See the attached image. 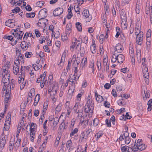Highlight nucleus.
I'll list each match as a JSON object with an SVG mask.
<instances>
[{
	"label": "nucleus",
	"mask_w": 152,
	"mask_h": 152,
	"mask_svg": "<svg viewBox=\"0 0 152 152\" xmlns=\"http://www.w3.org/2000/svg\"><path fill=\"white\" fill-rule=\"evenodd\" d=\"M115 49V51L114 52V53H115L116 51H117L119 53H121L123 50L122 49V46L121 44H117Z\"/></svg>",
	"instance_id": "obj_12"
},
{
	"label": "nucleus",
	"mask_w": 152,
	"mask_h": 152,
	"mask_svg": "<svg viewBox=\"0 0 152 152\" xmlns=\"http://www.w3.org/2000/svg\"><path fill=\"white\" fill-rule=\"evenodd\" d=\"M123 117L122 116L121 118H120V119L122 120L123 119H124V121H126L127 119H130L131 118H132V116H130L129 115L128 113H126V115L124 116V115H123Z\"/></svg>",
	"instance_id": "obj_17"
},
{
	"label": "nucleus",
	"mask_w": 152,
	"mask_h": 152,
	"mask_svg": "<svg viewBox=\"0 0 152 152\" xmlns=\"http://www.w3.org/2000/svg\"><path fill=\"white\" fill-rule=\"evenodd\" d=\"M39 17L40 18H45L47 15V11L44 10H41L39 13Z\"/></svg>",
	"instance_id": "obj_9"
},
{
	"label": "nucleus",
	"mask_w": 152,
	"mask_h": 152,
	"mask_svg": "<svg viewBox=\"0 0 152 152\" xmlns=\"http://www.w3.org/2000/svg\"><path fill=\"white\" fill-rule=\"evenodd\" d=\"M21 47L22 49H24L25 50H27L28 48V46H27L26 43L24 41L22 42L21 44Z\"/></svg>",
	"instance_id": "obj_21"
},
{
	"label": "nucleus",
	"mask_w": 152,
	"mask_h": 152,
	"mask_svg": "<svg viewBox=\"0 0 152 152\" xmlns=\"http://www.w3.org/2000/svg\"><path fill=\"white\" fill-rule=\"evenodd\" d=\"M111 87V85L109 83H106L104 85V87L107 89H109Z\"/></svg>",
	"instance_id": "obj_64"
},
{
	"label": "nucleus",
	"mask_w": 152,
	"mask_h": 152,
	"mask_svg": "<svg viewBox=\"0 0 152 152\" xmlns=\"http://www.w3.org/2000/svg\"><path fill=\"white\" fill-rule=\"evenodd\" d=\"M48 102L47 101H45L44 103V105L43 107V108L44 110H46L48 107Z\"/></svg>",
	"instance_id": "obj_40"
},
{
	"label": "nucleus",
	"mask_w": 152,
	"mask_h": 152,
	"mask_svg": "<svg viewBox=\"0 0 152 152\" xmlns=\"http://www.w3.org/2000/svg\"><path fill=\"white\" fill-rule=\"evenodd\" d=\"M104 105L105 107H107V108H109L110 106V104L109 102H108L107 101H106L104 102Z\"/></svg>",
	"instance_id": "obj_45"
},
{
	"label": "nucleus",
	"mask_w": 152,
	"mask_h": 152,
	"mask_svg": "<svg viewBox=\"0 0 152 152\" xmlns=\"http://www.w3.org/2000/svg\"><path fill=\"white\" fill-rule=\"evenodd\" d=\"M64 35V36H61V39L62 41H64L68 39V38L66 35Z\"/></svg>",
	"instance_id": "obj_60"
},
{
	"label": "nucleus",
	"mask_w": 152,
	"mask_h": 152,
	"mask_svg": "<svg viewBox=\"0 0 152 152\" xmlns=\"http://www.w3.org/2000/svg\"><path fill=\"white\" fill-rule=\"evenodd\" d=\"M72 15H73L72 12H68V13L67 16V18L68 19H69L72 17Z\"/></svg>",
	"instance_id": "obj_63"
},
{
	"label": "nucleus",
	"mask_w": 152,
	"mask_h": 152,
	"mask_svg": "<svg viewBox=\"0 0 152 152\" xmlns=\"http://www.w3.org/2000/svg\"><path fill=\"white\" fill-rule=\"evenodd\" d=\"M138 109L140 110V111H142L143 110V107L141 104H139L137 107Z\"/></svg>",
	"instance_id": "obj_56"
},
{
	"label": "nucleus",
	"mask_w": 152,
	"mask_h": 152,
	"mask_svg": "<svg viewBox=\"0 0 152 152\" xmlns=\"http://www.w3.org/2000/svg\"><path fill=\"white\" fill-rule=\"evenodd\" d=\"M87 58H83L82 60V62L81 63V66H82V67H83L87 63Z\"/></svg>",
	"instance_id": "obj_26"
},
{
	"label": "nucleus",
	"mask_w": 152,
	"mask_h": 152,
	"mask_svg": "<svg viewBox=\"0 0 152 152\" xmlns=\"http://www.w3.org/2000/svg\"><path fill=\"white\" fill-rule=\"evenodd\" d=\"M32 66L35 70H38L39 69H40V68H41L42 66L41 65L39 64L38 66L36 64H33Z\"/></svg>",
	"instance_id": "obj_28"
},
{
	"label": "nucleus",
	"mask_w": 152,
	"mask_h": 152,
	"mask_svg": "<svg viewBox=\"0 0 152 152\" xmlns=\"http://www.w3.org/2000/svg\"><path fill=\"white\" fill-rule=\"evenodd\" d=\"M63 127L64 129H66L67 127V125L66 124L65 122H64V121L61 123V125L59 126V129H61V128Z\"/></svg>",
	"instance_id": "obj_23"
},
{
	"label": "nucleus",
	"mask_w": 152,
	"mask_h": 152,
	"mask_svg": "<svg viewBox=\"0 0 152 152\" xmlns=\"http://www.w3.org/2000/svg\"><path fill=\"white\" fill-rule=\"evenodd\" d=\"M54 120L53 122V124L54 125L56 126L58 123H57V121L58 122H59V119L58 118V117H55L54 118Z\"/></svg>",
	"instance_id": "obj_44"
},
{
	"label": "nucleus",
	"mask_w": 152,
	"mask_h": 152,
	"mask_svg": "<svg viewBox=\"0 0 152 152\" xmlns=\"http://www.w3.org/2000/svg\"><path fill=\"white\" fill-rule=\"evenodd\" d=\"M141 9V7L140 2L137 1L135 9L136 13L137 14H139L140 12Z\"/></svg>",
	"instance_id": "obj_11"
},
{
	"label": "nucleus",
	"mask_w": 152,
	"mask_h": 152,
	"mask_svg": "<svg viewBox=\"0 0 152 152\" xmlns=\"http://www.w3.org/2000/svg\"><path fill=\"white\" fill-rule=\"evenodd\" d=\"M99 42L101 44H102L104 41V36L103 34H101L99 36Z\"/></svg>",
	"instance_id": "obj_32"
},
{
	"label": "nucleus",
	"mask_w": 152,
	"mask_h": 152,
	"mask_svg": "<svg viewBox=\"0 0 152 152\" xmlns=\"http://www.w3.org/2000/svg\"><path fill=\"white\" fill-rule=\"evenodd\" d=\"M66 56V52L64 51L63 53L62 57L61 58V61L60 62V64L61 63H62V61L63 60L64 61L65 60V57Z\"/></svg>",
	"instance_id": "obj_35"
},
{
	"label": "nucleus",
	"mask_w": 152,
	"mask_h": 152,
	"mask_svg": "<svg viewBox=\"0 0 152 152\" xmlns=\"http://www.w3.org/2000/svg\"><path fill=\"white\" fill-rule=\"evenodd\" d=\"M13 69L14 70V73L17 75L19 71V66H14Z\"/></svg>",
	"instance_id": "obj_24"
},
{
	"label": "nucleus",
	"mask_w": 152,
	"mask_h": 152,
	"mask_svg": "<svg viewBox=\"0 0 152 152\" xmlns=\"http://www.w3.org/2000/svg\"><path fill=\"white\" fill-rule=\"evenodd\" d=\"M75 61L76 62V63H77V66L78 65V64H79V63L80 62V58L77 57L76 58V59H75V62L74 63L73 65L75 64Z\"/></svg>",
	"instance_id": "obj_53"
},
{
	"label": "nucleus",
	"mask_w": 152,
	"mask_h": 152,
	"mask_svg": "<svg viewBox=\"0 0 152 152\" xmlns=\"http://www.w3.org/2000/svg\"><path fill=\"white\" fill-rule=\"evenodd\" d=\"M75 25L77 30L79 31H81L82 30L81 23L79 22H77L76 23Z\"/></svg>",
	"instance_id": "obj_19"
},
{
	"label": "nucleus",
	"mask_w": 152,
	"mask_h": 152,
	"mask_svg": "<svg viewBox=\"0 0 152 152\" xmlns=\"http://www.w3.org/2000/svg\"><path fill=\"white\" fill-rule=\"evenodd\" d=\"M115 57L117 58V60L118 63H122L125 60L124 56L122 54H119L115 56Z\"/></svg>",
	"instance_id": "obj_5"
},
{
	"label": "nucleus",
	"mask_w": 152,
	"mask_h": 152,
	"mask_svg": "<svg viewBox=\"0 0 152 152\" xmlns=\"http://www.w3.org/2000/svg\"><path fill=\"white\" fill-rule=\"evenodd\" d=\"M99 124V120L97 118H96L93 120V125L94 126H97Z\"/></svg>",
	"instance_id": "obj_39"
},
{
	"label": "nucleus",
	"mask_w": 152,
	"mask_h": 152,
	"mask_svg": "<svg viewBox=\"0 0 152 152\" xmlns=\"http://www.w3.org/2000/svg\"><path fill=\"white\" fill-rule=\"evenodd\" d=\"M116 54V53H114L112 56V58L111 59V61L112 62L114 63L116 60H117V58L115 57V56H117Z\"/></svg>",
	"instance_id": "obj_38"
},
{
	"label": "nucleus",
	"mask_w": 152,
	"mask_h": 152,
	"mask_svg": "<svg viewBox=\"0 0 152 152\" xmlns=\"http://www.w3.org/2000/svg\"><path fill=\"white\" fill-rule=\"evenodd\" d=\"M87 107L88 108V109L87 110V111H86V109H87L85 108L84 109V111L86 113H88L90 112V113H92L93 111L94 108L90 107V105H88Z\"/></svg>",
	"instance_id": "obj_20"
},
{
	"label": "nucleus",
	"mask_w": 152,
	"mask_h": 152,
	"mask_svg": "<svg viewBox=\"0 0 152 152\" xmlns=\"http://www.w3.org/2000/svg\"><path fill=\"white\" fill-rule=\"evenodd\" d=\"M30 137H31V140L32 142H33L34 139V137H35L34 132V131H32L30 130Z\"/></svg>",
	"instance_id": "obj_25"
},
{
	"label": "nucleus",
	"mask_w": 152,
	"mask_h": 152,
	"mask_svg": "<svg viewBox=\"0 0 152 152\" xmlns=\"http://www.w3.org/2000/svg\"><path fill=\"white\" fill-rule=\"evenodd\" d=\"M6 143V140L5 137L4 136L2 138V139L0 142V145L1 148H4V145Z\"/></svg>",
	"instance_id": "obj_14"
},
{
	"label": "nucleus",
	"mask_w": 152,
	"mask_h": 152,
	"mask_svg": "<svg viewBox=\"0 0 152 152\" xmlns=\"http://www.w3.org/2000/svg\"><path fill=\"white\" fill-rule=\"evenodd\" d=\"M32 53L31 52H26L25 53V56L27 58H30L32 55Z\"/></svg>",
	"instance_id": "obj_36"
},
{
	"label": "nucleus",
	"mask_w": 152,
	"mask_h": 152,
	"mask_svg": "<svg viewBox=\"0 0 152 152\" xmlns=\"http://www.w3.org/2000/svg\"><path fill=\"white\" fill-rule=\"evenodd\" d=\"M63 12V9L62 8L58 7L55 10L53 14L54 16H57L61 15Z\"/></svg>",
	"instance_id": "obj_2"
},
{
	"label": "nucleus",
	"mask_w": 152,
	"mask_h": 152,
	"mask_svg": "<svg viewBox=\"0 0 152 152\" xmlns=\"http://www.w3.org/2000/svg\"><path fill=\"white\" fill-rule=\"evenodd\" d=\"M61 104H59L56 108V112H59L61 109Z\"/></svg>",
	"instance_id": "obj_42"
},
{
	"label": "nucleus",
	"mask_w": 152,
	"mask_h": 152,
	"mask_svg": "<svg viewBox=\"0 0 152 152\" xmlns=\"http://www.w3.org/2000/svg\"><path fill=\"white\" fill-rule=\"evenodd\" d=\"M91 50L92 53H95L96 52L95 46L92 45V47H91Z\"/></svg>",
	"instance_id": "obj_47"
},
{
	"label": "nucleus",
	"mask_w": 152,
	"mask_h": 152,
	"mask_svg": "<svg viewBox=\"0 0 152 152\" xmlns=\"http://www.w3.org/2000/svg\"><path fill=\"white\" fill-rule=\"evenodd\" d=\"M146 145L145 144H142L141 145H139L138 147H137L136 150H139V151H141L144 150L146 148Z\"/></svg>",
	"instance_id": "obj_18"
},
{
	"label": "nucleus",
	"mask_w": 152,
	"mask_h": 152,
	"mask_svg": "<svg viewBox=\"0 0 152 152\" xmlns=\"http://www.w3.org/2000/svg\"><path fill=\"white\" fill-rule=\"evenodd\" d=\"M43 48L46 52H50V50H49L48 47L47 45H45L43 47Z\"/></svg>",
	"instance_id": "obj_61"
},
{
	"label": "nucleus",
	"mask_w": 152,
	"mask_h": 152,
	"mask_svg": "<svg viewBox=\"0 0 152 152\" xmlns=\"http://www.w3.org/2000/svg\"><path fill=\"white\" fill-rule=\"evenodd\" d=\"M121 18L122 21L121 24L122 25V23H123L124 21H126V16H124V15L123 14H121Z\"/></svg>",
	"instance_id": "obj_30"
},
{
	"label": "nucleus",
	"mask_w": 152,
	"mask_h": 152,
	"mask_svg": "<svg viewBox=\"0 0 152 152\" xmlns=\"http://www.w3.org/2000/svg\"><path fill=\"white\" fill-rule=\"evenodd\" d=\"M11 113L10 112H9L8 113V115L6 117L7 120H8V121H10L11 120Z\"/></svg>",
	"instance_id": "obj_58"
},
{
	"label": "nucleus",
	"mask_w": 152,
	"mask_h": 152,
	"mask_svg": "<svg viewBox=\"0 0 152 152\" xmlns=\"http://www.w3.org/2000/svg\"><path fill=\"white\" fill-rule=\"evenodd\" d=\"M20 10L19 7H16L14 9L12 10V12L13 13H17L20 11Z\"/></svg>",
	"instance_id": "obj_29"
},
{
	"label": "nucleus",
	"mask_w": 152,
	"mask_h": 152,
	"mask_svg": "<svg viewBox=\"0 0 152 152\" xmlns=\"http://www.w3.org/2000/svg\"><path fill=\"white\" fill-rule=\"evenodd\" d=\"M40 95L39 94H37L36 96H35L34 100V105L35 106L38 103V102L39 100L40 99Z\"/></svg>",
	"instance_id": "obj_16"
},
{
	"label": "nucleus",
	"mask_w": 152,
	"mask_h": 152,
	"mask_svg": "<svg viewBox=\"0 0 152 152\" xmlns=\"http://www.w3.org/2000/svg\"><path fill=\"white\" fill-rule=\"evenodd\" d=\"M96 99L97 102H101L103 100V99L102 96L100 95H98L97 94L95 93Z\"/></svg>",
	"instance_id": "obj_15"
},
{
	"label": "nucleus",
	"mask_w": 152,
	"mask_h": 152,
	"mask_svg": "<svg viewBox=\"0 0 152 152\" xmlns=\"http://www.w3.org/2000/svg\"><path fill=\"white\" fill-rule=\"evenodd\" d=\"M83 93L81 92L80 93H79L77 96V99L78 100H80L81 96L83 95Z\"/></svg>",
	"instance_id": "obj_62"
},
{
	"label": "nucleus",
	"mask_w": 152,
	"mask_h": 152,
	"mask_svg": "<svg viewBox=\"0 0 152 152\" xmlns=\"http://www.w3.org/2000/svg\"><path fill=\"white\" fill-rule=\"evenodd\" d=\"M41 18L39 20L38 23H37V26L40 27L41 26L39 25V23L42 24H43L45 25L44 28H45L46 26V22H47L48 21V20L46 19H45L44 18Z\"/></svg>",
	"instance_id": "obj_4"
},
{
	"label": "nucleus",
	"mask_w": 152,
	"mask_h": 152,
	"mask_svg": "<svg viewBox=\"0 0 152 152\" xmlns=\"http://www.w3.org/2000/svg\"><path fill=\"white\" fill-rule=\"evenodd\" d=\"M151 36V31L150 29H149L147 33L146 37L150 38Z\"/></svg>",
	"instance_id": "obj_49"
},
{
	"label": "nucleus",
	"mask_w": 152,
	"mask_h": 152,
	"mask_svg": "<svg viewBox=\"0 0 152 152\" xmlns=\"http://www.w3.org/2000/svg\"><path fill=\"white\" fill-rule=\"evenodd\" d=\"M103 134V133L98 132L96 134L95 137H96L97 139H98L99 138V137H100L102 136V135Z\"/></svg>",
	"instance_id": "obj_51"
},
{
	"label": "nucleus",
	"mask_w": 152,
	"mask_h": 152,
	"mask_svg": "<svg viewBox=\"0 0 152 152\" xmlns=\"http://www.w3.org/2000/svg\"><path fill=\"white\" fill-rule=\"evenodd\" d=\"M83 109H81L78 112H76L77 113H78V116L82 117L83 115Z\"/></svg>",
	"instance_id": "obj_57"
},
{
	"label": "nucleus",
	"mask_w": 152,
	"mask_h": 152,
	"mask_svg": "<svg viewBox=\"0 0 152 152\" xmlns=\"http://www.w3.org/2000/svg\"><path fill=\"white\" fill-rule=\"evenodd\" d=\"M2 75L3 78H8V77H10V72L8 69H3Z\"/></svg>",
	"instance_id": "obj_8"
},
{
	"label": "nucleus",
	"mask_w": 152,
	"mask_h": 152,
	"mask_svg": "<svg viewBox=\"0 0 152 152\" xmlns=\"http://www.w3.org/2000/svg\"><path fill=\"white\" fill-rule=\"evenodd\" d=\"M106 124H107V126L108 127H110L111 126V124L110 121H109L108 119H106L105 121Z\"/></svg>",
	"instance_id": "obj_59"
},
{
	"label": "nucleus",
	"mask_w": 152,
	"mask_h": 152,
	"mask_svg": "<svg viewBox=\"0 0 152 152\" xmlns=\"http://www.w3.org/2000/svg\"><path fill=\"white\" fill-rule=\"evenodd\" d=\"M148 68L146 66H145L143 67V73L144 74L145 73L146 74V76H148Z\"/></svg>",
	"instance_id": "obj_27"
},
{
	"label": "nucleus",
	"mask_w": 152,
	"mask_h": 152,
	"mask_svg": "<svg viewBox=\"0 0 152 152\" xmlns=\"http://www.w3.org/2000/svg\"><path fill=\"white\" fill-rule=\"evenodd\" d=\"M44 3V2L43 1H38L36 3V5L38 7H41L43 5Z\"/></svg>",
	"instance_id": "obj_37"
},
{
	"label": "nucleus",
	"mask_w": 152,
	"mask_h": 152,
	"mask_svg": "<svg viewBox=\"0 0 152 152\" xmlns=\"http://www.w3.org/2000/svg\"><path fill=\"white\" fill-rule=\"evenodd\" d=\"M94 61H92L91 62V64L89 65V67H91L93 69V71H94Z\"/></svg>",
	"instance_id": "obj_54"
},
{
	"label": "nucleus",
	"mask_w": 152,
	"mask_h": 152,
	"mask_svg": "<svg viewBox=\"0 0 152 152\" xmlns=\"http://www.w3.org/2000/svg\"><path fill=\"white\" fill-rule=\"evenodd\" d=\"M83 120H82V119H81L80 120V122L82 123H84V125H86L88 124V122L89 121V120L88 119L87 120H84V117L83 116Z\"/></svg>",
	"instance_id": "obj_34"
},
{
	"label": "nucleus",
	"mask_w": 152,
	"mask_h": 152,
	"mask_svg": "<svg viewBox=\"0 0 152 152\" xmlns=\"http://www.w3.org/2000/svg\"><path fill=\"white\" fill-rule=\"evenodd\" d=\"M13 20V19H9L7 21L5 22L6 25L8 26L10 25V24H11L12 22H13L12 21Z\"/></svg>",
	"instance_id": "obj_46"
},
{
	"label": "nucleus",
	"mask_w": 152,
	"mask_h": 152,
	"mask_svg": "<svg viewBox=\"0 0 152 152\" xmlns=\"http://www.w3.org/2000/svg\"><path fill=\"white\" fill-rule=\"evenodd\" d=\"M19 36L18 37V39H21L22 37V36L24 32L22 31H19Z\"/></svg>",
	"instance_id": "obj_50"
},
{
	"label": "nucleus",
	"mask_w": 152,
	"mask_h": 152,
	"mask_svg": "<svg viewBox=\"0 0 152 152\" xmlns=\"http://www.w3.org/2000/svg\"><path fill=\"white\" fill-rule=\"evenodd\" d=\"M11 86H8L7 87L6 86L4 88H3L2 93L4 94L5 93V102L6 103H8L9 99L10 98V94L11 93Z\"/></svg>",
	"instance_id": "obj_1"
},
{
	"label": "nucleus",
	"mask_w": 152,
	"mask_h": 152,
	"mask_svg": "<svg viewBox=\"0 0 152 152\" xmlns=\"http://www.w3.org/2000/svg\"><path fill=\"white\" fill-rule=\"evenodd\" d=\"M35 33L37 37H38L40 36L41 34L39 31L37 30H35Z\"/></svg>",
	"instance_id": "obj_48"
},
{
	"label": "nucleus",
	"mask_w": 152,
	"mask_h": 152,
	"mask_svg": "<svg viewBox=\"0 0 152 152\" xmlns=\"http://www.w3.org/2000/svg\"><path fill=\"white\" fill-rule=\"evenodd\" d=\"M91 129H88L86 132V133L85 139H87L88 135L89 134L90 132H91Z\"/></svg>",
	"instance_id": "obj_33"
},
{
	"label": "nucleus",
	"mask_w": 152,
	"mask_h": 152,
	"mask_svg": "<svg viewBox=\"0 0 152 152\" xmlns=\"http://www.w3.org/2000/svg\"><path fill=\"white\" fill-rule=\"evenodd\" d=\"M78 131V129L77 128H75L73 130H72V132L70 134V137H72V136H73L75 134H76Z\"/></svg>",
	"instance_id": "obj_22"
},
{
	"label": "nucleus",
	"mask_w": 152,
	"mask_h": 152,
	"mask_svg": "<svg viewBox=\"0 0 152 152\" xmlns=\"http://www.w3.org/2000/svg\"><path fill=\"white\" fill-rule=\"evenodd\" d=\"M144 94H145V96L146 98V99L147 98H149L150 96V91H147L145 93V91L144 90Z\"/></svg>",
	"instance_id": "obj_41"
},
{
	"label": "nucleus",
	"mask_w": 152,
	"mask_h": 152,
	"mask_svg": "<svg viewBox=\"0 0 152 152\" xmlns=\"http://www.w3.org/2000/svg\"><path fill=\"white\" fill-rule=\"evenodd\" d=\"M74 111L75 113L78 112L82 109H83V107L80 105H79L78 103H76L74 107Z\"/></svg>",
	"instance_id": "obj_6"
},
{
	"label": "nucleus",
	"mask_w": 152,
	"mask_h": 152,
	"mask_svg": "<svg viewBox=\"0 0 152 152\" xmlns=\"http://www.w3.org/2000/svg\"><path fill=\"white\" fill-rule=\"evenodd\" d=\"M10 77H8V78H3L2 81L3 82V83H4V86L3 88H4L5 86L7 87L8 86H11L10 85H9L10 83Z\"/></svg>",
	"instance_id": "obj_7"
},
{
	"label": "nucleus",
	"mask_w": 152,
	"mask_h": 152,
	"mask_svg": "<svg viewBox=\"0 0 152 152\" xmlns=\"http://www.w3.org/2000/svg\"><path fill=\"white\" fill-rule=\"evenodd\" d=\"M125 138V143L126 144H129L131 141L129 137H126V138Z\"/></svg>",
	"instance_id": "obj_43"
},
{
	"label": "nucleus",
	"mask_w": 152,
	"mask_h": 152,
	"mask_svg": "<svg viewBox=\"0 0 152 152\" xmlns=\"http://www.w3.org/2000/svg\"><path fill=\"white\" fill-rule=\"evenodd\" d=\"M97 66L99 70H100L101 69V64L100 62L99 61H98L97 62Z\"/></svg>",
	"instance_id": "obj_52"
},
{
	"label": "nucleus",
	"mask_w": 152,
	"mask_h": 152,
	"mask_svg": "<svg viewBox=\"0 0 152 152\" xmlns=\"http://www.w3.org/2000/svg\"><path fill=\"white\" fill-rule=\"evenodd\" d=\"M72 24L71 23H69L67 24L66 26V35H69L72 32Z\"/></svg>",
	"instance_id": "obj_10"
},
{
	"label": "nucleus",
	"mask_w": 152,
	"mask_h": 152,
	"mask_svg": "<svg viewBox=\"0 0 152 152\" xmlns=\"http://www.w3.org/2000/svg\"><path fill=\"white\" fill-rule=\"evenodd\" d=\"M83 16H84L85 18H88L87 19V22H89L90 20L91 19V16L89 14V12L88 10H84L83 12Z\"/></svg>",
	"instance_id": "obj_3"
},
{
	"label": "nucleus",
	"mask_w": 152,
	"mask_h": 152,
	"mask_svg": "<svg viewBox=\"0 0 152 152\" xmlns=\"http://www.w3.org/2000/svg\"><path fill=\"white\" fill-rule=\"evenodd\" d=\"M72 144V141L70 140H68L66 144V146L67 148H69V149H70V147Z\"/></svg>",
	"instance_id": "obj_31"
},
{
	"label": "nucleus",
	"mask_w": 152,
	"mask_h": 152,
	"mask_svg": "<svg viewBox=\"0 0 152 152\" xmlns=\"http://www.w3.org/2000/svg\"><path fill=\"white\" fill-rule=\"evenodd\" d=\"M136 40L137 43L139 45H141V44L142 43V40H140V39H139V38H136Z\"/></svg>",
	"instance_id": "obj_55"
},
{
	"label": "nucleus",
	"mask_w": 152,
	"mask_h": 152,
	"mask_svg": "<svg viewBox=\"0 0 152 152\" xmlns=\"http://www.w3.org/2000/svg\"><path fill=\"white\" fill-rule=\"evenodd\" d=\"M142 144L140 143H137L135 142L134 146H133L132 148L129 147V148L132 151H133L134 152H136L137 151V150H136L137 147H138L139 145H141Z\"/></svg>",
	"instance_id": "obj_13"
}]
</instances>
